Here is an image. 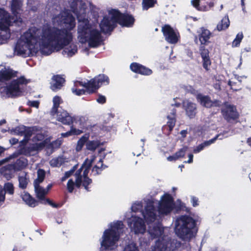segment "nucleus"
Wrapping results in <instances>:
<instances>
[{"mask_svg": "<svg viewBox=\"0 0 251 251\" xmlns=\"http://www.w3.org/2000/svg\"><path fill=\"white\" fill-rule=\"evenodd\" d=\"M174 205L172 197L169 194H165L158 203V212L160 214H167L173 210Z\"/></svg>", "mask_w": 251, "mask_h": 251, "instance_id": "obj_11", "label": "nucleus"}, {"mask_svg": "<svg viewBox=\"0 0 251 251\" xmlns=\"http://www.w3.org/2000/svg\"><path fill=\"white\" fill-rule=\"evenodd\" d=\"M71 7L77 16L78 33L80 41L82 43L88 42L92 47L99 46L101 41L100 32L94 26L89 24L88 20L83 16L86 13L85 3L81 0H74L71 4Z\"/></svg>", "mask_w": 251, "mask_h": 251, "instance_id": "obj_2", "label": "nucleus"}, {"mask_svg": "<svg viewBox=\"0 0 251 251\" xmlns=\"http://www.w3.org/2000/svg\"><path fill=\"white\" fill-rule=\"evenodd\" d=\"M201 55L202 59L209 57V51L203 46L200 47Z\"/></svg>", "mask_w": 251, "mask_h": 251, "instance_id": "obj_46", "label": "nucleus"}, {"mask_svg": "<svg viewBox=\"0 0 251 251\" xmlns=\"http://www.w3.org/2000/svg\"><path fill=\"white\" fill-rule=\"evenodd\" d=\"M9 142L12 145H15L18 143V140L16 138H12L9 140Z\"/></svg>", "mask_w": 251, "mask_h": 251, "instance_id": "obj_63", "label": "nucleus"}, {"mask_svg": "<svg viewBox=\"0 0 251 251\" xmlns=\"http://www.w3.org/2000/svg\"><path fill=\"white\" fill-rule=\"evenodd\" d=\"M22 198L25 203L30 207H34L38 205V201L28 193L23 194Z\"/></svg>", "mask_w": 251, "mask_h": 251, "instance_id": "obj_28", "label": "nucleus"}, {"mask_svg": "<svg viewBox=\"0 0 251 251\" xmlns=\"http://www.w3.org/2000/svg\"><path fill=\"white\" fill-rule=\"evenodd\" d=\"M4 189L5 192H7L10 195H12L14 193V186L11 183L8 182L5 183L4 186Z\"/></svg>", "mask_w": 251, "mask_h": 251, "instance_id": "obj_44", "label": "nucleus"}, {"mask_svg": "<svg viewBox=\"0 0 251 251\" xmlns=\"http://www.w3.org/2000/svg\"><path fill=\"white\" fill-rule=\"evenodd\" d=\"M52 23L54 26L63 27L68 30H71L73 29L75 26V19L74 17H73V16L68 12V11H62L59 14L53 16L52 19ZM51 28H55L58 30L59 31H60L61 34L63 33H67L70 34L71 35V39L68 43L64 44L62 46V47L58 50L53 49L52 50V52L54 50H58L63 48L65 46H66L63 50V54L68 57L72 56L74 55L77 51L76 46L73 44H70L69 46H68V45L70 44V43L72 39V35L71 33L66 30L59 29L55 27H52L51 26Z\"/></svg>", "mask_w": 251, "mask_h": 251, "instance_id": "obj_3", "label": "nucleus"}, {"mask_svg": "<svg viewBox=\"0 0 251 251\" xmlns=\"http://www.w3.org/2000/svg\"><path fill=\"white\" fill-rule=\"evenodd\" d=\"M203 67L207 71L209 70V67L211 65V61L209 57L202 59Z\"/></svg>", "mask_w": 251, "mask_h": 251, "instance_id": "obj_49", "label": "nucleus"}, {"mask_svg": "<svg viewBox=\"0 0 251 251\" xmlns=\"http://www.w3.org/2000/svg\"><path fill=\"white\" fill-rule=\"evenodd\" d=\"M70 39V34H61L60 31L51 29L49 25H44L42 29L32 27L21 36L14 51L17 55L25 57L34 55L39 50L49 55L53 49H60Z\"/></svg>", "mask_w": 251, "mask_h": 251, "instance_id": "obj_1", "label": "nucleus"}, {"mask_svg": "<svg viewBox=\"0 0 251 251\" xmlns=\"http://www.w3.org/2000/svg\"><path fill=\"white\" fill-rule=\"evenodd\" d=\"M156 2V0H143V9L148 10L149 8L153 7Z\"/></svg>", "mask_w": 251, "mask_h": 251, "instance_id": "obj_40", "label": "nucleus"}, {"mask_svg": "<svg viewBox=\"0 0 251 251\" xmlns=\"http://www.w3.org/2000/svg\"><path fill=\"white\" fill-rule=\"evenodd\" d=\"M30 82L29 79H26L24 76H21L17 79L13 80L6 87L1 90L3 96L13 97L19 96L23 92V86Z\"/></svg>", "mask_w": 251, "mask_h": 251, "instance_id": "obj_8", "label": "nucleus"}, {"mask_svg": "<svg viewBox=\"0 0 251 251\" xmlns=\"http://www.w3.org/2000/svg\"><path fill=\"white\" fill-rule=\"evenodd\" d=\"M175 112H173V115L172 116H168V121L167 125L169 127V131H171L175 125L176 120L174 117Z\"/></svg>", "mask_w": 251, "mask_h": 251, "instance_id": "obj_42", "label": "nucleus"}, {"mask_svg": "<svg viewBox=\"0 0 251 251\" xmlns=\"http://www.w3.org/2000/svg\"><path fill=\"white\" fill-rule=\"evenodd\" d=\"M191 200H192V202L193 203V205L194 206H196L198 205V204L197 203L198 202V199L197 198H196V197H192Z\"/></svg>", "mask_w": 251, "mask_h": 251, "instance_id": "obj_58", "label": "nucleus"}, {"mask_svg": "<svg viewBox=\"0 0 251 251\" xmlns=\"http://www.w3.org/2000/svg\"><path fill=\"white\" fill-rule=\"evenodd\" d=\"M220 135H217L214 138L207 141H205L204 143L199 145L198 146H197L194 150V153H198L200 151H201L203 149L206 147L210 145V144L213 143L219 137H220Z\"/></svg>", "mask_w": 251, "mask_h": 251, "instance_id": "obj_31", "label": "nucleus"}, {"mask_svg": "<svg viewBox=\"0 0 251 251\" xmlns=\"http://www.w3.org/2000/svg\"><path fill=\"white\" fill-rule=\"evenodd\" d=\"M124 251H138L137 248L134 243H131L126 246Z\"/></svg>", "mask_w": 251, "mask_h": 251, "instance_id": "obj_48", "label": "nucleus"}, {"mask_svg": "<svg viewBox=\"0 0 251 251\" xmlns=\"http://www.w3.org/2000/svg\"><path fill=\"white\" fill-rule=\"evenodd\" d=\"M61 102V99L60 97L58 96H55L53 99V106L50 111V113L52 116H54L57 113L60 103Z\"/></svg>", "mask_w": 251, "mask_h": 251, "instance_id": "obj_35", "label": "nucleus"}, {"mask_svg": "<svg viewBox=\"0 0 251 251\" xmlns=\"http://www.w3.org/2000/svg\"><path fill=\"white\" fill-rule=\"evenodd\" d=\"M230 22L227 16H225L219 22L217 25V29L219 31H221L227 28L229 25Z\"/></svg>", "mask_w": 251, "mask_h": 251, "instance_id": "obj_30", "label": "nucleus"}, {"mask_svg": "<svg viewBox=\"0 0 251 251\" xmlns=\"http://www.w3.org/2000/svg\"><path fill=\"white\" fill-rule=\"evenodd\" d=\"M86 146L87 150L94 151L100 146V142L98 141H89Z\"/></svg>", "mask_w": 251, "mask_h": 251, "instance_id": "obj_38", "label": "nucleus"}, {"mask_svg": "<svg viewBox=\"0 0 251 251\" xmlns=\"http://www.w3.org/2000/svg\"><path fill=\"white\" fill-rule=\"evenodd\" d=\"M189 159L187 161H186V163H191L193 162V155L192 154H189L188 155Z\"/></svg>", "mask_w": 251, "mask_h": 251, "instance_id": "obj_62", "label": "nucleus"}, {"mask_svg": "<svg viewBox=\"0 0 251 251\" xmlns=\"http://www.w3.org/2000/svg\"><path fill=\"white\" fill-rule=\"evenodd\" d=\"M214 87L216 90H220L221 89L220 84L219 82L216 83Z\"/></svg>", "mask_w": 251, "mask_h": 251, "instance_id": "obj_64", "label": "nucleus"}, {"mask_svg": "<svg viewBox=\"0 0 251 251\" xmlns=\"http://www.w3.org/2000/svg\"><path fill=\"white\" fill-rule=\"evenodd\" d=\"M128 224L131 230L135 234H142L146 230L145 223L139 217L132 216L128 221Z\"/></svg>", "mask_w": 251, "mask_h": 251, "instance_id": "obj_12", "label": "nucleus"}, {"mask_svg": "<svg viewBox=\"0 0 251 251\" xmlns=\"http://www.w3.org/2000/svg\"><path fill=\"white\" fill-rule=\"evenodd\" d=\"M61 144V142L60 140H56L53 142L52 144V146L53 148H59Z\"/></svg>", "mask_w": 251, "mask_h": 251, "instance_id": "obj_55", "label": "nucleus"}, {"mask_svg": "<svg viewBox=\"0 0 251 251\" xmlns=\"http://www.w3.org/2000/svg\"><path fill=\"white\" fill-rule=\"evenodd\" d=\"M44 138V136L42 134H37L36 137L34 138L35 140H37L38 142L40 141H44L43 139Z\"/></svg>", "mask_w": 251, "mask_h": 251, "instance_id": "obj_56", "label": "nucleus"}, {"mask_svg": "<svg viewBox=\"0 0 251 251\" xmlns=\"http://www.w3.org/2000/svg\"><path fill=\"white\" fill-rule=\"evenodd\" d=\"M195 222L193 218L187 216H181L175 222V232L182 239L189 241L194 236L193 230Z\"/></svg>", "mask_w": 251, "mask_h": 251, "instance_id": "obj_7", "label": "nucleus"}, {"mask_svg": "<svg viewBox=\"0 0 251 251\" xmlns=\"http://www.w3.org/2000/svg\"><path fill=\"white\" fill-rule=\"evenodd\" d=\"M187 115L190 118H194L196 114L197 107L196 104L187 100L183 102Z\"/></svg>", "mask_w": 251, "mask_h": 251, "instance_id": "obj_24", "label": "nucleus"}, {"mask_svg": "<svg viewBox=\"0 0 251 251\" xmlns=\"http://www.w3.org/2000/svg\"><path fill=\"white\" fill-rule=\"evenodd\" d=\"M102 159H100L97 164L94 166L92 169V173L94 175H97L100 174L101 171L103 169V165L102 163Z\"/></svg>", "mask_w": 251, "mask_h": 251, "instance_id": "obj_37", "label": "nucleus"}, {"mask_svg": "<svg viewBox=\"0 0 251 251\" xmlns=\"http://www.w3.org/2000/svg\"><path fill=\"white\" fill-rule=\"evenodd\" d=\"M87 85V83L83 84L82 82L80 81H76L75 82V86L72 88V91L73 93L77 96L81 95L84 94L85 91L83 89H77L79 86H83L86 88L85 86Z\"/></svg>", "mask_w": 251, "mask_h": 251, "instance_id": "obj_32", "label": "nucleus"}, {"mask_svg": "<svg viewBox=\"0 0 251 251\" xmlns=\"http://www.w3.org/2000/svg\"><path fill=\"white\" fill-rule=\"evenodd\" d=\"M95 159V155H92L90 158H86L80 168L75 175V182L72 179L68 180L67 187L69 192L72 193L73 191L75 186L79 188L81 184L85 189L88 191V185L92 182V180L87 177V175Z\"/></svg>", "mask_w": 251, "mask_h": 251, "instance_id": "obj_4", "label": "nucleus"}, {"mask_svg": "<svg viewBox=\"0 0 251 251\" xmlns=\"http://www.w3.org/2000/svg\"><path fill=\"white\" fill-rule=\"evenodd\" d=\"M199 40L202 45L207 44L209 43V39L212 36V33L204 27H201L198 31Z\"/></svg>", "mask_w": 251, "mask_h": 251, "instance_id": "obj_21", "label": "nucleus"}, {"mask_svg": "<svg viewBox=\"0 0 251 251\" xmlns=\"http://www.w3.org/2000/svg\"><path fill=\"white\" fill-rule=\"evenodd\" d=\"M5 200V194H3V192L0 193V205Z\"/></svg>", "mask_w": 251, "mask_h": 251, "instance_id": "obj_59", "label": "nucleus"}, {"mask_svg": "<svg viewBox=\"0 0 251 251\" xmlns=\"http://www.w3.org/2000/svg\"><path fill=\"white\" fill-rule=\"evenodd\" d=\"M243 37V35L242 33H239L238 34H237L235 39L233 40L232 42V47H238L239 45L240 42H241Z\"/></svg>", "mask_w": 251, "mask_h": 251, "instance_id": "obj_43", "label": "nucleus"}, {"mask_svg": "<svg viewBox=\"0 0 251 251\" xmlns=\"http://www.w3.org/2000/svg\"><path fill=\"white\" fill-rule=\"evenodd\" d=\"M154 211L153 202L150 201L147 203L145 209L142 212V214L147 221L152 222L155 220L156 217Z\"/></svg>", "mask_w": 251, "mask_h": 251, "instance_id": "obj_18", "label": "nucleus"}, {"mask_svg": "<svg viewBox=\"0 0 251 251\" xmlns=\"http://www.w3.org/2000/svg\"><path fill=\"white\" fill-rule=\"evenodd\" d=\"M228 84L230 86L231 89L235 91L239 90L241 88L240 82L239 81L236 82L229 81Z\"/></svg>", "mask_w": 251, "mask_h": 251, "instance_id": "obj_47", "label": "nucleus"}, {"mask_svg": "<svg viewBox=\"0 0 251 251\" xmlns=\"http://www.w3.org/2000/svg\"><path fill=\"white\" fill-rule=\"evenodd\" d=\"M11 158V157H10L6 158L3 159L1 160H0V166L2 165L4 163L8 162Z\"/></svg>", "mask_w": 251, "mask_h": 251, "instance_id": "obj_60", "label": "nucleus"}, {"mask_svg": "<svg viewBox=\"0 0 251 251\" xmlns=\"http://www.w3.org/2000/svg\"><path fill=\"white\" fill-rule=\"evenodd\" d=\"M66 159L62 156H59L56 158L52 159L50 161V164L52 167H58L65 162Z\"/></svg>", "mask_w": 251, "mask_h": 251, "instance_id": "obj_36", "label": "nucleus"}, {"mask_svg": "<svg viewBox=\"0 0 251 251\" xmlns=\"http://www.w3.org/2000/svg\"><path fill=\"white\" fill-rule=\"evenodd\" d=\"M187 149L188 148L187 147H184L180 149L175 154L176 158V159H178L180 158L183 157L185 155V152L187 151Z\"/></svg>", "mask_w": 251, "mask_h": 251, "instance_id": "obj_45", "label": "nucleus"}, {"mask_svg": "<svg viewBox=\"0 0 251 251\" xmlns=\"http://www.w3.org/2000/svg\"><path fill=\"white\" fill-rule=\"evenodd\" d=\"M197 99L198 102L201 105L207 108H209L214 106H219L220 103L217 100L212 101L207 96H204L202 94L197 95Z\"/></svg>", "mask_w": 251, "mask_h": 251, "instance_id": "obj_19", "label": "nucleus"}, {"mask_svg": "<svg viewBox=\"0 0 251 251\" xmlns=\"http://www.w3.org/2000/svg\"><path fill=\"white\" fill-rule=\"evenodd\" d=\"M109 83V78L108 76L103 74H100L91 79L88 83L87 85L85 86L86 91L89 93L94 92L96 89H98L102 84H108Z\"/></svg>", "mask_w": 251, "mask_h": 251, "instance_id": "obj_10", "label": "nucleus"}, {"mask_svg": "<svg viewBox=\"0 0 251 251\" xmlns=\"http://www.w3.org/2000/svg\"><path fill=\"white\" fill-rule=\"evenodd\" d=\"M28 179L26 178V174L22 173L19 176V187L23 189L26 188L28 183Z\"/></svg>", "mask_w": 251, "mask_h": 251, "instance_id": "obj_34", "label": "nucleus"}, {"mask_svg": "<svg viewBox=\"0 0 251 251\" xmlns=\"http://www.w3.org/2000/svg\"><path fill=\"white\" fill-rule=\"evenodd\" d=\"M124 225L121 221H118L111 225V229L105 230L102 237L101 249L104 251H113L116 247Z\"/></svg>", "mask_w": 251, "mask_h": 251, "instance_id": "obj_6", "label": "nucleus"}, {"mask_svg": "<svg viewBox=\"0 0 251 251\" xmlns=\"http://www.w3.org/2000/svg\"><path fill=\"white\" fill-rule=\"evenodd\" d=\"M82 131L79 129H76L75 128H72L71 130L69 132H68L65 134L66 136L70 135L71 134H75V135H78L80 134Z\"/></svg>", "mask_w": 251, "mask_h": 251, "instance_id": "obj_50", "label": "nucleus"}, {"mask_svg": "<svg viewBox=\"0 0 251 251\" xmlns=\"http://www.w3.org/2000/svg\"><path fill=\"white\" fill-rule=\"evenodd\" d=\"M163 231L162 228L159 225H156L153 227L150 226L149 229V232L153 238L161 235Z\"/></svg>", "mask_w": 251, "mask_h": 251, "instance_id": "obj_29", "label": "nucleus"}, {"mask_svg": "<svg viewBox=\"0 0 251 251\" xmlns=\"http://www.w3.org/2000/svg\"><path fill=\"white\" fill-rule=\"evenodd\" d=\"M130 69L135 73L144 75H149L152 73L151 70L136 63H132L130 65Z\"/></svg>", "mask_w": 251, "mask_h": 251, "instance_id": "obj_22", "label": "nucleus"}, {"mask_svg": "<svg viewBox=\"0 0 251 251\" xmlns=\"http://www.w3.org/2000/svg\"><path fill=\"white\" fill-rule=\"evenodd\" d=\"M47 144V141H40L34 143L28 148L27 151H25L24 153L25 155H30L32 151H41L45 147Z\"/></svg>", "mask_w": 251, "mask_h": 251, "instance_id": "obj_23", "label": "nucleus"}, {"mask_svg": "<svg viewBox=\"0 0 251 251\" xmlns=\"http://www.w3.org/2000/svg\"><path fill=\"white\" fill-rule=\"evenodd\" d=\"M45 171L43 169H39L37 171V178L34 180V184H40L44 179Z\"/></svg>", "mask_w": 251, "mask_h": 251, "instance_id": "obj_39", "label": "nucleus"}, {"mask_svg": "<svg viewBox=\"0 0 251 251\" xmlns=\"http://www.w3.org/2000/svg\"><path fill=\"white\" fill-rule=\"evenodd\" d=\"M142 207V205L141 203L137 202L135 203L131 207V209L132 211L134 212L138 211L139 210H141Z\"/></svg>", "mask_w": 251, "mask_h": 251, "instance_id": "obj_51", "label": "nucleus"}, {"mask_svg": "<svg viewBox=\"0 0 251 251\" xmlns=\"http://www.w3.org/2000/svg\"><path fill=\"white\" fill-rule=\"evenodd\" d=\"M34 186L36 196L40 201L41 203L45 204L48 203L53 207H56V205L49 199H45V196L48 194V190L41 187L39 184H34Z\"/></svg>", "mask_w": 251, "mask_h": 251, "instance_id": "obj_14", "label": "nucleus"}, {"mask_svg": "<svg viewBox=\"0 0 251 251\" xmlns=\"http://www.w3.org/2000/svg\"><path fill=\"white\" fill-rule=\"evenodd\" d=\"M109 16L110 20L104 17L100 25L101 30L104 33L111 31L116 23H119L122 26H130L134 22V19L131 16L122 15L116 10L110 11Z\"/></svg>", "mask_w": 251, "mask_h": 251, "instance_id": "obj_5", "label": "nucleus"}, {"mask_svg": "<svg viewBox=\"0 0 251 251\" xmlns=\"http://www.w3.org/2000/svg\"><path fill=\"white\" fill-rule=\"evenodd\" d=\"M23 6V1L22 0H12L10 3L11 10L15 16L16 20H14V21L16 22H22L21 18V13L22 10Z\"/></svg>", "mask_w": 251, "mask_h": 251, "instance_id": "obj_16", "label": "nucleus"}, {"mask_svg": "<svg viewBox=\"0 0 251 251\" xmlns=\"http://www.w3.org/2000/svg\"><path fill=\"white\" fill-rule=\"evenodd\" d=\"M200 0H192L191 3L194 7L198 9Z\"/></svg>", "mask_w": 251, "mask_h": 251, "instance_id": "obj_57", "label": "nucleus"}, {"mask_svg": "<svg viewBox=\"0 0 251 251\" xmlns=\"http://www.w3.org/2000/svg\"><path fill=\"white\" fill-rule=\"evenodd\" d=\"M105 97L103 96H99L97 99V101L100 103H104L105 102Z\"/></svg>", "mask_w": 251, "mask_h": 251, "instance_id": "obj_54", "label": "nucleus"}, {"mask_svg": "<svg viewBox=\"0 0 251 251\" xmlns=\"http://www.w3.org/2000/svg\"><path fill=\"white\" fill-rule=\"evenodd\" d=\"M162 31L166 40L170 43H176L178 39V35L169 25H165L162 28Z\"/></svg>", "mask_w": 251, "mask_h": 251, "instance_id": "obj_15", "label": "nucleus"}, {"mask_svg": "<svg viewBox=\"0 0 251 251\" xmlns=\"http://www.w3.org/2000/svg\"><path fill=\"white\" fill-rule=\"evenodd\" d=\"M56 114H57L56 119L58 121L65 125H70L73 123L74 118L66 111L63 109L59 110Z\"/></svg>", "mask_w": 251, "mask_h": 251, "instance_id": "obj_20", "label": "nucleus"}, {"mask_svg": "<svg viewBox=\"0 0 251 251\" xmlns=\"http://www.w3.org/2000/svg\"><path fill=\"white\" fill-rule=\"evenodd\" d=\"M14 20L16 19L12 18L5 9L0 8V45L4 43L10 38L9 26Z\"/></svg>", "mask_w": 251, "mask_h": 251, "instance_id": "obj_9", "label": "nucleus"}, {"mask_svg": "<svg viewBox=\"0 0 251 251\" xmlns=\"http://www.w3.org/2000/svg\"><path fill=\"white\" fill-rule=\"evenodd\" d=\"M17 72L10 69H5L4 70L0 71V81L7 80L15 77L17 76Z\"/></svg>", "mask_w": 251, "mask_h": 251, "instance_id": "obj_25", "label": "nucleus"}, {"mask_svg": "<svg viewBox=\"0 0 251 251\" xmlns=\"http://www.w3.org/2000/svg\"><path fill=\"white\" fill-rule=\"evenodd\" d=\"M52 80L53 81V83L51 85L50 87L53 91H56L60 89L65 82V79L58 75L53 76Z\"/></svg>", "mask_w": 251, "mask_h": 251, "instance_id": "obj_26", "label": "nucleus"}, {"mask_svg": "<svg viewBox=\"0 0 251 251\" xmlns=\"http://www.w3.org/2000/svg\"><path fill=\"white\" fill-rule=\"evenodd\" d=\"M39 102L38 101H28V104L32 107H35L36 108H38L39 107Z\"/></svg>", "mask_w": 251, "mask_h": 251, "instance_id": "obj_53", "label": "nucleus"}, {"mask_svg": "<svg viewBox=\"0 0 251 251\" xmlns=\"http://www.w3.org/2000/svg\"><path fill=\"white\" fill-rule=\"evenodd\" d=\"M27 164V160L25 158L21 157L16 161L15 165H13V166L16 170H19L26 167Z\"/></svg>", "mask_w": 251, "mask_h": 251, "instance_id": "obj_33", "label": "nucleus"}, {"mask_svg": "<svg viewBox=\"0 0 251 251\" xmlns=\"http://www.w3.org/2000/svg\"><path fill=\"white\" fill-rule=\"evenodd\" d=\"M74 170H71L65 173L64 176L61 178V181H64L70 176H71L74 173Z\"/></svg>", "mask_w": 251, "mask_h": 251, "instance_id": "obj_52", "label": "nucleus"}, {"mask_svg": "<svg viewBox=\"0 0 251 251\" xmlns=\"http://www.w3.org/2000/svg\"><path fill=\"white\" fill-rule=\"evenodd\" d=\"M224 118L227 121L234 120L238 117V114L235 107L233 105L226 104L222 110Z\"/></svg>", "mask_w": 251, "mask_h": 251, "instance_id": "obj_17", "label": "nucleus"}, {"mask_svg": "<svg viewBox=\"0 0 251 251\" xmlns=\"http://www.w3.org/2000/svg\"><path fill=\"white\" fill-rule=\"evenodd\" d=\"M16 170L13 165H8L1 169V172L6 179L9 180L13 176V172Z\"/></svg>", "mask_w": 251, "mask_h": 251, "instance_id": "obj_27", "label": "nucleus"}, {"mask_svg": "<svg viewBox=\"0 0 251 251\" xmlns=\"http://www.w3.org/2000/svg\"><path fill=\"white\" fill-rule=\"evenodd\" d=\"M174 250L172 243L168 237L159 239L151 251H172Z\"/></svg>", "mask_w": 251, "mask_h": 251, "instance_id": "obj_13", "label": "nucleus"}, {"mask_svg": "<svg viewBox=\"0 0 251 251\" xmlns=\"http://www.w3.org/2000/svg\"><path fill=\"white\" fill-rule=\"evenodd\" d=\"M88 137L84 136H82L77 142V146L76 147V150L77 151H80L84 144L88 140Z\"/></svg>", "mask_w": 251, "mask_h": 251, "instance_id": "obj_41", "label": "nucleus"}, {"mask_svg": "<svg viewBox=\"0 0 251 251\" xmlns=\"http://www.w3.org/2000/svg\"><path fill=\"white\" fill-rule=\"evenodd\" d=\"M167 160L169 161H175L177 159H176V158L175 154H174L173 155L170 156L168 157Z\"/></svg>", "mask_w": 251, "mask_h": 251, "instance_id": "obj_61", "label": "nucleus"}]
</instances>
